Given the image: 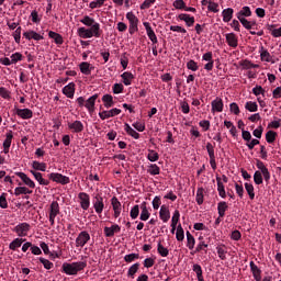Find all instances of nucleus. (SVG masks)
Segmentation results:
<instances>
[{
	"mask_svg": "<svg viewBox=\"0 0 281 281\" xmlns=\"http://www.w3.org/2000/svg\"><path fill=\"white\" fill-rule=\"evenodd\" d=\"M79 69L83 76H91V71L95 69L93 65L89 64L88 61H82L79 64Z\"/></svg>",
	"mask_w": 281,
	"mask_h": 281,
	"instance_id": "obj_25",
	"label": "nucleus"
},
{
	"mask_svg": "<svg viewBox=\"0 0 281 281\" xmlns=\"http://www.w3.org/2000/svg\"><path fill=\"white\" fill-rule=\"evenodd\" d=\"M24 243L25 239L18 237L9 244V249H11V251H16V249H19V247H21V245H23Z\"/></svg>",
	"mask_w": 281,
	"mask_h": 281,
	"instance_id": "obj_37",
	"label": "nucleus"
},
{
	"mask_svg": "<svg viewBox=\"0 0 281 281\" xmlns=\"http://www.w3.org/2000/svg\"><path fill=\"white\" fill-rule=\"evenodd\" d=\"M245 190H246L250 201H254V199H256V192H255V189H254V184L249 183V182H246L245 183Z\"/></svg>",
	"mask_w": 281,
	"mask_h": 281,
	"instance_id": "obj_46",
	"label": "nucleus"
},
{
	"mask_svg": "<svg viewBox=\"0 0 281 281\" xmlns=\"http://www.w3.org/2000/svg\"><path fill=\"white\" fill-rule=\"evenodd\" d=\"M111 205L114 212V218H120V215L122 214V203L116 196L111 199Z\"/></svg>",
	"mask_w": 281,
	"mask_h": 281,
	"instance_id": "obj_16",
	"label": "nucleus"
},
{
	"mask_svg": "<svg viewBox=\"0 0 281 281\" xmlns=\"http://www.w3.org/2000/svg\"><path fill=\"white\" fill-rule=\"evenodd\" d=\"M223 22L229 23L234 19V9L227 8L222 11Z\"/></svg>",
	"mask_w": 281,
	"mask_h": 281,
	"instance_id": "obj_33",
	"label": "nucleus"
},
{
	"mask_svg": "<svg viewBox=\"0 0 281 281\" xmlns=\"http://www.w3.org/2000/svg\"><path fill=\"white\" fill-rule=\"evenodd\" d=\"M121 78L123 80V85L125 87H130V85H133V78H135L132 72L125 71L121 75Z\"/></svg>",
	"mask_w": 281,
	"mask_h": 281,
	"instance_id": "obj_36",
	"label": "nucleus"
},
{
	"mask_svg": "<svg viewBox=\"0 0 281 281\" xmlns=\"http://www.w3.org/2000/svg\"><path fill=\"white\" fill-rule=\"evenodd\" d=\"M196 245V239L194 236L190 233V231L187 232V247L192 251L194 249V246Z\"/></svg>",
	"mask_w": 281,
	"mask_h": 281,
	"instance_id": "obj_38",
	"label": "nucleus"
},
{
	"mask_svg": "<svg viewBox=\"0 0 281 281\" xmlns=\"http://www.w3.org/2000/svg\"><path fill=\"white\" fill-rule=\"evenodd\" d=\"M80 23L82 25L77 30V34L80 38H100L102 36V30L100 29V23L95 22V19L85 15L81 20ZM89 27V29H87Z\"/></svg>",
	"mask_w": 281,
	"mask_h": 281,
	"instance_id": "obj_1",
	"label": "nucleus"
},
{
	"mask_svg": "<svg viewBox=\"0 0 281 281\" xmlns=\"http://www.w3.org/2000/svg\"><path fill=\"white\" fill-rule=\"evenodd\" d=\"M24 38H26V41H43V35H41L40 33H36L35 31H26L23 33Z\"/></svg>",
	"mask_w": 281,
	"mask_h": 281,
	"instance_id": "obj_26",
	"label": "nucleus"
},
{
	"mask_svg": "<svg viewBox=\"0 0 281 281\" xmlns=\"http://www.w3.org/2000/svg\"><path fill=\"white\" fill-rule=\"evenodd\" d=\"M106 0H94V1H91L90 3H89V8L91 9V10H95V8H102V5H104V2H105Z\"/></svg>",
	"mask_w": 281,
	"mask_h": 281,
	"instance_id": "obj_60",
	"label": "nucleus"
},
{
	"mask_svg": "<svg viewBox=\"0 0 281 281\" xmlns=\"http://www.w3.org/2000/svg\"><path fill=\"white\" fill-rule=\"evenodd\" d=\"M216 251L220 260H227V246L225 244L217 245Z\"/></svg>",
	"mask_w": 281,
	"mask_h": 281,
	"instance_id": "obj_31",
	"label": "nucleus"
},
{
	"mask_svg": "<svg viewBox=\"0 0 281 281\" xmlns=\"http://www.w3.org/2000/svg\"><path fill=\"white\" fill-rule=\"evenodd\" d=\"M202 60L206 63L204 65L205 71H212V69H214V56L212 52L204 53L202 56Z\"/></svg>",
	"mask_w": 281,
	"mask_h": 281,
	"instance_id": "obj_11",
	"label": "nucleus"
},
{
	"mask_svg": "<svg viewBox=\"0 0 281 281\" xmlns=\"http://www.w3.org/2000/svg\"><path fill=\"white\" fill-rule=\"evenodd\" d=\"M60 214V205L57 201H53L48 209V221L52 226L56 225V216Z\"/></svg>",
	"mask_w": 281,
	"mask_h": 281,
	"instance_id": "obj_3",
	"label": "nucleus"
},
{
	"mask_svg": "<svg viewBox=\"0 0 281 281\" xmlns=\"http://www.w3.org/2000/svg\"><path fill=\"white\" fill-rule=\"evenodd\" d=\"M78 199L81 210H89V207L91 206V196H89V194L86 192H80L78 194Z\"/></svg>",
	"mask_w": 281,
	"mask_h": 281,
	"instance_id": "obj_7",
	"label": "nucleus"
},
{
	"mask_svg": "<svg viewBox=\"0 0 281 281\" xmlns=\"http://www.w3.org/2000/svg\"><path fill=\"white\" fill-rule=\"evenodd\" d=\"M95 100H98V94H93L86 101L85 106L89 113H93V111H95Z\"/></svg>",
	"mask_w": 281,
	"mask_h": 281,
	"instance_id": "obj_29",
	"label": "nucleus"
},
{
	"mask_svg": "<svg viewBox=\"0 0 281 281\" xmlns=\"http://www.w3.org/2000/svg\"><path fill=\"white\" fill-rule=\"evenodd\" d=\"M12 65H16V63H20L23 60V54L21 53H14L10 57Z\"/></svg>",
	"mask_w": 281,
	"mask_h": 281,
	"instance_id": "obj_59",
	"label": "nucleus"
},
{
	"mask_svg": "<svg viewBox=\"0 0 281 281\" xmlns=\"http://www.w3.org/2000/svg\"><path fill=\"white\" fill-rule=\"evenodd\" d=\"M125 131L127 135H131V137H133L134 139H139V133H137V131L131 127V125H128L127 123L125 124Z\"/></svg>",
	"mask_w": 281,
	"mask_h": 281,
	"instance_id": "obj_50",
	"label": "nucleus"
},
{
	"mask_svg": "<svg viewBox=\"0 0 281 281\" xmlns=\"http://www.w3.org/2000/svg\"><path fill=\"white\" fill-rule=\"evenodd\" d=\"M16 177H19V179H21V181H23L24 186H27V188H31L32 190H34V188H36V183H34L30 177H27V175H25V172H16L15 173Z\"/></svg>",
	"mask_w": 281,
	"mask_h": 281,
	"instance_id": "obj_22",
	"label": "nucleus"
},
{
	"mask_svg": "<svg viewBox=\"0 0 281 281\" xmlns=\"http://www.w3.org/2000/svg\"><path fill=\"white\" fill-rule=\"evenodd\" d=\"M273 25H270L268 27V30L271 32V36H273V38H280L281 37V26L279 29H272Z\"/></svg>",
	"mask_w": 281,
	"mask_h": 281,
	"instance_id": "obj_61",
	"label": "nucleus"
},
{
	"mask_svg": "<svg viewBox=\"0 0 281 281\" xmlns=\"http://www.w3.org/2000/svg\"><path fill=\"white\" fill-rule=\"evenodd\" d=\"M126 19L130 23V27H128V32L130 34H135V32H137V30H139L137 27V25H139V19H137L133 12H127L126 13Z\"/></svg>",
	"mask_w": 281,
	"mask_h": 281,
	"instance_id": "obj_6",
	"label": "nucleus"
},
{
	"mask_svg": "<svg viewBox=\"0 0 281 281\" xmlns=\"http://www.w3.org/2000/svg\"><path fill=\"white\" fill-rule=\"evenodd\" d=\"M239 67H241V69H258V67H260V65L258 64H254L251 63V60L249 59H244L239 61Z\"/></svg>",
	"mask_w": 281,
	"mask_h": 281,
	"instance_id": "obj_34",
	"label": "nucleus"
},
{
	"mask_svg": "<svg viewBox=\"0 0 281 281\" xmlns=\"http://www.w3.org/2000/svg\"><path fill=\"white\" fill-rule=\"evenodd\" d=\"M204 196H205V189L198 188L196 195H195V201L198 205H203Z\"/></svg>",
	"mask_w": 281,
	"mask_h": 281,
	"instance_id": "obj_43",
	"label": "nucleus"
},
{
	"mask_svg": "<svg viewBox=\"0 0 281 281\" xmlns=\"http://www.w3.org/2000/svg\"><path fill=\"white\" fill-rule=\"evenodd\" d=\"M61 269L66 276H78L83 269H87V261L64 262Z\"/></svg>",
	"mask_w": 281,
	"mask_h": 281,
	"instance_id": "obj_2",
	"label": "nucleus"
},
{
	"mask_svg": "<svg viewBox=\"0 0 281 281\" xmlns=\"http://www.w3.org/2000/svg\"><path fill=\"white\" fill-rule=\"evenodd\" d=\"M68 128L71 133H82L85 124H82V121L68 122Z\"/></svg>",
	"mask_w": 281,
	"mask_h": 281,
	"instance_id": "obj_18",
	"label": "nucleus"
},
{
	"mask_svg": "<svg viewBox=\"0 0 281 281\" xmlns=\"http://www.w3.org/2000/svg\"><path fill=\"white\" fill-rule=\"evenodd\" d=\"M16 115L22 120H32L34 113L30 109H18Z\"/></svg>",
	"mask_w": 281,
	"mask_h": 281,
	"instance_id": "obj_27",
	"label": "nucleus"
},
{
	"mask_svg": "<svg viewBox=\"0 0 281 281\" xmlns=\"http://www.w3.org/2000/svg\"><path fill=\"white\" fill-rule=\"evenodd\" d=\"M276 137H278V133H276L273 131H268L266 133V142L268 144H273V142H276Z\"/></svg>",
	"mask_w": 281,
	"mask_h": 281,
	"instance_id": "obj_53",
	"label": "nucleus"
},
{
	"mask_svg": "<svg viewBox=\"0 0 281 281\" xmlns=\"http://www.w3.org/2000/svg\"><path fill=\"white\" fill-rule=\"evenodd\" d=\"M13 137H14V135L12 134L11 130L9 132H7L5 139L3 142V153H4V155H8V153H10V147L12 146Z\"/></svg>",
	"mask_w": 281,
	"mask_h": 281,
	"instance_id": "obj_20",
	"label": "nucleus"
},
{
	"mask_svg": "<svg viewBox=\"0 0 281 281\" xmlns=\"http://www.w3.org/2000/svg\"><path fill=\"white\" fill-rule=\"evenodd\" d=\"M179 218H181V213L179 212V210H176L171 217V225L177 226L179 223Z\"/></svg>",
	"mask_w": 281,
	"mask_h": 281,
	"instance_id": "obj_63",
	"label": "nucleus"
},
{
	"mask_svg": "<svg viewBox=\"0 0 281 281\" xmlns=\"http://www.w3.org/2000/svg\"><path fill=\"white\" fill-rule=\"evenodd\" d=\"M143 25L146 30V34H147L149 41H151V43L154 45H157V43H158L157 34H155V31L153 30V26H150V23L149 22H144Z\"/></svg>",
	"mask_w": 281,
	"mask_h": 281,
	"instance_id": "obj_15",
	"label": "nucleus"
},
{
	"mask_svg": "<svg viewBox=\"0 0 281 281\" xmlns=\"http://www.w3.org/2000/svg\"><path fill=\"white\" fill-rule=\"evenodd\" d=\"M236 16L238 21H240L241 19H247L251 16V8L243 7L241 10L236 13Z\"/></svg>",
	"mask_w": 281,
	"mask_h": 281,
	"instance_id": "obj_32",
	"label": "nucleus"
},
{
	"mask_svg": "<svg viewBox=\"0 0 281 281\" xmlns=\"http://www.w3.org/2000/svg\"><path fill=\"white\" fill-rule=\"evenodd\" d=\"M199 244L195 247L194 254H199L201 251H203V249L207 248V244L205 243V240H203V238H199Z\"/></svg>",
	"mask_w": 281,
	"mask_h": 281,
	"instance_id": "obj_56",
	"label": "nucleus"
},
{
	"mask_svg": "<svg viewBox=\"0 0 281 281\" xmlns=\"http://www.w3.org/2000/svg\"><path fill=\"white\" fill-rule=\"evenodd\" d=\"M31 173L33 175L34 179H36L37 183H40V186H49V181L43 178V173L34 170H31Z\"/></svg>",
	"mask_w": 281,
	"mask_h": 281,
	"instance_id": "obj_35",
	"label": "nucleus"
},
{
	"mask_svg": "<svg viewBox=\"0 0 281 281\" xmlns=\"http://www.w3.org/2000/svg\"><path fill=\"white\" fill-rule=\"evenodd\" d=\"M211 111L212 113H223V109L225 104L223 103V99L221 97H216L212 102H211Z\"/></svg>",
	"mask_w": 281,
	"mask_h": 281,
	"instance_id": "obj_13",
	"label": "nucleus"
},
{
	"mask_svg": "<svg viewBox=\"0 0 281 281\" xmlns=\"http://www.w3.org/2000/svg\"><path fill=\"white\" fill-rule=\"evenodd\" d=\"M32 166L34 170H40L41 172H45V170H47V165L45 162H38L34 160Z\"/></svg>",
	"mask_w": 281,
	"mask_h": 281,
	"instance_id": "obj_52",
	"label": "nucleus"
},
{
	"mask_svg": "<svg viewBox=\"0 0 281 281\" xmlns=\"http://www.w3.org/2000/svg\"><path fill=\"white\" fill-rule=\"evenodd\" d=\"M179 21H184L187 27H192L194 25V16H191L188 13H181L178 15Z\"/></svg>",
	"mask_w": 281,
	"mask_h": 281,
	"instance_id": "obj_30",
	"label": "nucleus"
},
{
	"mask_svg": "<svg viewBox=\"0 0 281 281\" xmlns=\"http://www.w3.org/2000/svg\"><path fill=\"white\" fill-rule=\"evenodd\" d=\"M48 179L50 181H54L55 183H59L60 186H67L71 183V180L67 176H63V173L59 172H52L48 175Z\"/></svg>",
	"mask_w": 281,
	"mask_h": 281,
	"instance_id": "obj_4",
	"label": "nucleus"
},
{
	"mask_svg": "<svg viewBox=\"0 0 281 281\" xmlns=\"http://www.w3.org/2000/svg\"><path fill=\"white\" fill-rule=\"evenodd\" d=\"M250 271L252 272L256 281L262 280V270H260V268H258L254 261H250Z\"/></svg>",
	"mask_w": 281,
	"mask_h": 281,
	"instance_id": "obj_28",
	"label": "nucleus"
},
{
	"mask_svg": "<svg viewBox=\"0 0 281 281\" xmlns=\"http://www.w3.org/2000/svg\"><path fill=\"white\" fill-rule=\"evenodd\" d=\"M147 159L148 161H151V162L159 161V154L153 149H149Z\"/></svg>",
	"mask_w": 281,
	"mask_h": 281,
	"instance_id": "obj_55",
	"label": "nucleus"
},
{
	"mask_svg": "<svg viewBox=\"0 0 281 281\" xmlns=\"http://www.w3.org/2000/svg\"><path fill=\"white\" fill-rule=\"evenodd\" d=\"M48 36L49 38H53V41L56 43V45H63V43H65V41L63 40V35L50 31L48 32Z\"/></svg>",
	"mask_w": 281,
	"mask_h": 281,
	"instance_id": "obj_40",
	"label": "nucleus"
},
{
	"mask_svg": "<svg viewBox=\"0 0 281 281\" xmlns=\"http://www.w3.org/2000/svg\"><path fill=\"white\" fill-rule=\"evenodd\" d=\"M104 232V236H106V238H113V236H115V234H120V232H122V227H120V225L114 224L112 226H105L103 228Z\"/></svg>",
	"mask_w": 281,
	"mask_h": 281,
	"instance_id": "obj_14",
	"label": "nucleus"
},
{
	"mask_svg": "<svg viewBox=\"0 0 281 281\" xmlns=\"http://www.w3.org/2000/svg\"><path fill=\"white\" fill-rule=\"evenodd\" d=\"M157 251L159 254V256H161V258H168L170 250H168V248H166L164 245H161V241H158L157 244Z\"/></svg>",
	"mask_w": 281,
	"mask_h": 281,
	"instance_id": "obj_44",
	"label": "nucleus"
},
{
	"mask_svg": "<svg viewBox=\"0 0 281 281\" xmlns=\"http://www.w3.org/2000/svg\"><path fill=\"white\" fill-rule=\"evenodd\" d=\"M225 38L228 47H233V49H236V47H238V36H236L235 33H227L225 35Z\"/></svg>",
	"mask_w": 281,
	"mask_h": 281,
	"instance_id": "obj_21",
	"label": "nucleus"
},
{
	"mask_svg": "<svg viewBox=\"0 0 281 281\" xmlns=\"http://www.w3.org/2000/svg\"><path fill=\"white\" fill-rule=\"evenodd\" d=\"M216 181H217V192L221 199H225L227 196V193L225 192V186L223 184V181H221V177H216Z\"/></svg>",
	"mask_w": 281,
	"mask_h": 281,
	"instance_id": "obj_41",
	"label": "nucleus"
},
{
	"mask_svg": "<svg viewBox=\"0 0 281 281\" xmlns=\"http://www.w3.org/2000/svg\"><path fill=\"white\" fill-rule=\"evenodd\" d=\"M63 93L64 95H66V98L74 99V95L76 93V83L69 82L63 88Z\"/></svg>",
	"mask_w": 281,
	"mask_h": 281,
	"instance_id": "obj_23",
	"label": "nucleus"
},
{
	"mask_svg": "<svg viewBox=\"0 0 281 281\" xmlns=\"http://www.w3.org/2000/svg\"><path fill=\"white\" fill-rule=\"evenodd\" d=\"M259 54L262 63H271V64L276 63L273 60V56H271V53H269V50H267L265 46H260Z\"/></svg>",
	"mask_w": 281,
	"mask_h": 281,
	"instance_id": "obj_19",
	"label": "nucleus"
},
{
	"mask_svg": "<svg viewBox=\"0 0 281 281\" xmlns=\"http://www.w3.org/2000/svg\"><path fill=\"white\" fill-rule=\"evenodd\" d=\"M245 109H246V111H249L250 113H256V111H258V103H256L254 101H248L245 104Z\"/></svg>",
	"mask_w": 281,
	"mask_h": 281,
	"instance_id": "obj_51",
	"label": "nucleus"
},
{
	"mask_svg": "<svg viewBox=\"0 0 281 281\" xmlns=\"http://www.w3.org/2000/svg\"><path fill=\"white\" fill-rule=\"evenodd\" d=\"M31 229V226L29 223H21V224H18L13 232H15V234L20 237V238H23L25 236H27L29 232Z\"/></svg>",
	"mask_w": 281,
	"mask_h": 281,
	"instance_id": "obj_8",
	"label": "nucleus"
},
{
	"mask_svg": "<svg viewBox=\"0 0 281 281\" xmlns=\"http://www.w3.org/2000/svg\"><path fill=\"white\" fill-rule=\"evenodd\" d=\"M256 166L258 170H260L261 175H263L265 181L269 182V180L271 179V173L269 172L267 166H265V162H262V160H257Z\"/></svg>",
	"mask_w": 281,
	"mask_h": 281,
	"instance_id": "obj_17",
	"label": "nucleus"
},
{
	"mask_svg": "<svg viewBox=\"0 0 281 281\" xmlns=\"http://www.w3.org/2000/svg\"><path fill=\"white\" fill-rule=\"evenodd\" d=\"M184 238H186V232L183 231V226H181V224H179L177 226V231H176V239L179 243H183Z\"/></svg>",
	"mask_w": 281,
	"mask_h": 281,
	"instance_id": "obj_45",
	"label": "nucleus"
},
{
	"mask_svg": "<svg viewBox=\"0 0 281 281\" xmlns=\"http://www.w3.org/2000/svg\"><path fill=\"white\" fill-rule=\"evenodd\" d=\"M91 240V235L87 231H82L76 238V247H85Z\"/></svg>",
	"mask_w": 281,
	"mask_h": 281,
	"instance_id": "obj_9",
	"label": "nucleus"
},
{
	"mask_svg": "<svg viewBox=\"0 0 281 281\" xmlns=\"http://www.w3.org/2000/svg\"><path fill=\"white\" fill-rule=\"evenodd\" d=\"M102 102L104 103L105 109H111V106H113V104H115L113 102V95H111V94H104L102 97Z\"/></svg>",
	"mask_w": 281,
	"mask_h": 281,
	"instance_id": "obj_48",
	"label": "nucleus"
},
{
	"mask_svg": "<svg viewBox=\"0 0 281 281\" xmlns=\"http://www.w3.org/2000/svg\"><path fill=\"white\" fill-rule=\"evenodd\" d=\"M147 172L151 175V177H155L161 172V169L159 166H157V164H151L148 166Z\"/></svg>",
	"mask_w": 281,
	"mask_h": 281,
	"instance_id": "obj_49",
	"label": "nucleus"
},
{
	"mask_svg": "<svg viewBox=\"0 0 281 281\" xmlns=\"http://www.w3.org/2000/svg\"><path fill=\"white\" fill-rule=\"evenodd\" d=\"M21 194H32V190H30L27 187H16L14 189V195L21 196Z\"/></svg>",
	"mask_w": 281,
	"mask_h": 281,
	"instance_id": "obj_47",
	"label": "nucleus"
},
{
	"mask_svg": "<svg viewBox=\"0 0 281 281\" xmlns=\"http://www.w3.org/2000/svg\"><path fill=\"white\" fill-rule=\"evenodd\" d=\"M262 172L260 171H255L254 173V182L256 186H262Z\"/></svg>",
	"mask_w": 281,
	"mask_h": 281,
	"instance_id": "obj_62",
	"label": "nucleus"
},
{
	"mask_svg": "<svg viewBox=\"0 0 281 281\" xmlns=\"http://www.w3.org/2000/svg\"><path fill=\"white\" fill-rule=\"evenodd\" d=\"M228 205H227V202L225 201H222L217 204V212H218V216L221 218H223V216H225V212H227L228 210Z\"/></svg>",
	"mask_w": 281,
	"mask_h": 281,
	"instance_id": "obj_42",
	"label": "nucleus"
},
{
	"mask_svg": "<svg viewBox=\"0 0 281 281\" xmlns=\"http://www.w3.org/2000/svg\"><path fill=\"white\" fill-rule=\"evenodd\" d=\"M187 69H189L190 71H199V64L194 61V59H190L187 63Z\"/></svg>",
	"mask_w": 281,
	"mask_h": 281,
	"instance_id": "obj_57",
	"label": "nucleus"
},
{
	"mask_svg": "<svg viewBox=\"0 0 281 281\" xmlns=\"http://www.w3.org/2000/svg\"><path fill=\"white\" fill-rule=\"evenodd\" d=\"M137 271H139L138 262H136L130 267V269L127 271V276L133 279V278H135V273H137Z\"/></svg>",
	"mask_w": 281,
	"mask_h": 281,
	"instance_id": "obj_54",
	"label": "nucleus"
},
{
	"mask_svg": "<svg viewBox=\"0 0 281 281\" xmlns=\"http://www.w3.org/2000/svg\"><path fill=\"white\" fill-rule=\"evenodd\" d=\"M131 218L135 220L137 216H139V205H134L130 211Z\"/></svg>",
	"mask_w": 281,
	"mask_h": 281,
	"instance_id": "obj_64",
	"label": "nucleus"
},
{
	"mask_svg": "<svg viewBox=\"0 0 281 281\" xmlns=\"http://www.w3.org/2000/svg\"><path fill=\"white\" fill-rule=\"evenodd\" d=\"M241 137L244 142H247L246 146L248 147L249 150H254V147L260 144V140L256 138L251 139V133L249 131L241 130Z\"/></svg>",
	"mask_w": 281,
	"mask_h": 281,
	"instance_id": "obj_5",
	"label": "nucleus"
},
{
	"mask_svg": "<svg viewBox=\"0 0 281 281\" xmlns=\"http://www.w3.org/2000/svg\"><path fill=\"white\" fill-rule=\"evenodd\" d=\"M92 205L95 214H102V212H104V198H102V195H95Z\"/></svg>",
	"mask_w": 281,
	"mask_h": 281,
	"instance_id": "obj_10",
	"label": "nucleus"
},
{
	"mask_svg": "<svg viewBox=\"0 0 281 281\" xmlns=\"http://www.w3.org/2000/svg\"><path fill=\"white\" fill-rule=\"evenodd\" d=\"M122 113L121 109L113 108L111 110H104L102 112H99L100 120H109V117H115V115H120Z\"/></svg>",
	"mask_w": 281,
	"mask_h": 281,
	"instance_id": "obj_12",
	"label": "nucleus"
},
{
	"mask_svg": "<svg viewBox=\"0 0 281 281\" xmlns=\"http://www.w3.org/2000/svg\"><path fill=\"white\" fill-rule=\"evenodd\" d=\"M159 218L162 223H168V221H170V209L167 205L160 206Z\"/></svg>",
	"mask_w": 281,
	"mask_h": 281,
	"instance_id": "obj_24",
	"label": "nucleus"
},
{
	"mask_svg": "<svg viewBox=\"0 0 281 281\" xmlns=\"http://www.w3.org/2000/svg\"><path fill=\"white\" fill-rule=\"evenodd\" d=\"M40 262L43 263L44 269H54V262L49 261L48 259H45L43 257L38 258Z\"/></svg>",
	"mask_w": 281,
	"mask_h": 281,
	"instance_id": "obj_58",
	"label": "nucleus"
},
{
	"mask_svg": "<svg viewBox=\"0 0 281 281\" xmlns=\"http://www.w3.org/2000/svg\"><path fill=\"white\" fill-rule=\"evenodd\" d=\"M140 216L139 218L142 221H148V218H150V211H148V206H146V203H143L140 205Z\"/></svg>",
	"mask_w": 281,
	"mask_h": 281,
	"instance_id": "obj_39",
	"label": "nucleus"
}]
</instances>
